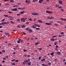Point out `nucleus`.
I'll return each mask as SVG.
<instances>
[{"instance_id": "nucleus-36", "label": "nucleus", "mask_w": 66, "mask_h": 66, "mask_svg": "<svg viewBox=\"0 0 66 66\" xmlns=\"http://www.w3.org/2000/svg\"><path fill=\"white\" fill-rule=\"evenodd\" d=\"M54 44L55 45H56V44H57V42H54Z\"/></svg>"}, {"instance_id": "nucleus-41", "label": "nucleus", "mask_w": 66, "mask_h": 66, "mask_svg": "<svg viewBox=\"0 0 66 66\" xmlns=\"http://www.w3.org/2000/svg\"><path fill=\"white\" fill-rule=\"evenodd\" d=\"M29 39H30V38H28L26 39V40L28 41H29Z\"/></svg>"}, {"instance_id": "nucleus-15", "label": "nucleus", "mask_w": 66, "mask_h": 66, "mask_svg": "<svg viewBox=\"0 0 66 66\" xmlns=\"http://www.w3.org/2000/svg\"><path fill=\"white\" fill-rule=\"evenodd\" d=\"M57 54H59V55H61V52H57L56 53Z\"/></svg>"}, {"instance_id": "nucleus-20", "label": "nucleus", "mask_w": 66, "mask_h": 66, "mask_svg": "<svg viewBox=\"0 0 66 66\" xmlns=\"http://www.w3.org/2000/svg\"><path fill=\"white\" fill-rule=\"evenodd\" d=\"M4 37H5V35H4L2 37H1V38L3 39V38H4Z\"/></svg>"}, {"instance_id": "nucleus-12", "label": "nucleus", "mask_w": 66, "mask_h": 66, "mask_svg": "<svg viewBox=\"0 0 66 66\" xmlns=\"http://www.w3.org/2000/svg\"><path fill=\"white\" fill-rule=\"evenodd\" d=\"M59 3H60V4H61V5L63 4L62 3V2H63V1H61V0H60L59 1Z\"/></svg>"}, {"instance_id": "nucleus-46", "label": "nucleus", "mask_w": 66, "mask_h": 66, "mask_svg": "<svg viewBox=\"0 0 66 66\" xmlns=\"http://www.w3.org/2000/svg\"><path fill=\"white\" fill-rule=\"evenodd\" d=\"M20 15H21V14H17V16H19Z\"/></svg>"}, {"instance_id": "nucleus-17", "label": "nucleus", "mask_w": 66, "mask_h": 66, "mask_svg": "<svg viewBox=\"0 0 66 66\" xmlns=\"http://www.w3.org/2000/svg\"><path fill=\"white\" fill-rule=\"evenodd\" d=\"M21 28H26V26L24 25H22L21 26Z\"/></svg>"}, {"instance_id": "nucleus-42", "label": "nucleus", "mask_w": 66, "mask_h": 66, "mask_svg": "<svg viewBox=\"0 0 66 66\" xmlns=\"http://www.w3.org/2000/svg\"><path fill=\"white\" fill-rule=\"evenodd\" d=\"M39 49V50H40V51H41V50H42V48H38Z\"/></svg>"}, {"instance_id": "nucleus-10", "label": "nucleus", "mask_w": 66, "mask_h": 66, "mask_svg": "<svg viewBox=\"0 0 66 66\" xmlns=\"http://www.w3.org/2000/svg\"><path fill=\"white\" fill-rule=\"evenodd\" d=\"M21 41V39H18V40L17 41V43H18V44H20V42Z\"/></svg>"}, {"instance_id": "nucleus-16", "label": "nucleus", "mask_w": 66, "mask_h": 66, "mask_svg": "<svg viewBox=\"0 0 66 66\" xmlns=\"http://www.w3.org/2000/svg\"><path fill=\"white\" fill-rule=\"evenodd\" d=\"M54 53L53 52L51 53V55H52V56H53V55H54Z\"/></svg>"}, {"instance_id": "nucleus-19", "label": "nucleus", "mask_w": 66, "mask_h": 66, "mask_svg": "<svg viewBox=\"0 0 66 66\" xmlns=\"http://www.w3.org/2000/svg\"><path fill=\"white\" fill-rule=\"evenodd\" d=\"M35 26H37V27H38V28H40V26L36 24H35Z\"/></svg>"}, {"instance_id": "nucleus-25", "label": "nucleus", "mask_w": 66, "mask_h": 66, "mask_svg": "<svg viewBox=\"0 0 66 66\" xmlns=\"http://www.w3.org/2000/svg\"><path fill=\"white\" fill-rule=\"evenodd\" d=\"M11 17L10 18L11 19H10V20H12L13 19V16H11Z\"/></svg>"}, {"instance_id": "nucleus-32", "label": "nucleus", "mask_w": 66, "mask_h": 66, "mask_svg": "<svg viewBox=\"0 0 66 66\" xmlns=\"http://www.w3.org/2000/svg\"><path fill=\"white\" fill-rule=\"evenodd\" d=\"M11 64L12 65H16V64L14 63H12Z\"/></svg>"}, {"instance_id": "nucleus-50", "label": "nucleus", "mask_w": 66, "mask_h": 66, "mask_svg": "<svg viewBox=\"0 0 66 66\" xmlns=\"http://www.w3.org/2000/svg\"><path fill=\"white\" fill-rule=\"evenodd\" d=\"M15 62H18V60H16L15 61Z\"/></svg>"}, {"instance_id": "nucleus-51", "label": "nucleus", "mask_w": 66, "mask_h": 66, "mask_svg": "<svg viewBox=\"0 0 66 66\" xmlns=\"http://www.w3.org/2000/svg\"><path fill=\"white\" fill-rule=\"evenodd\" d=\"M54 17L51 16V19H54Z\"/></svg>"}, {"instance_id": "nucleus-40", "label": "nucleus", "mask_w": 66, "mask_h": 66, "mask_svg": "<svg viewBox=\"0 0 66 66\" xmlns=\"http://www.w3.org/2000/svg\"><path fill=\"white\" fill-rule=\"evenodd\" d=\"M17 20L18 21H20V19H18Z\"/></svg>"}, {"instance_id": "nucleus-57", "label": "nucleus", "mask_w": 66, "mask_h": 66, "mask_svg": "<svg viewBox=\"0 0 66 66\" xmlns=\"http://www.w3.org/2000/svg\"><path fill=\"white\" fill-rule=\"evenodd\" d=\"M59 8L60 9H62V7H60V6H59Z\"/></svg>"}, {"instance_id": "nucleus-1", "label": "nucleus", "mask_w": 66, "mask_h": 66, "mask_svg": "<svg viewBox=\"0 0 66 66\" xmlns=\"http://www.w3.org/2000/svg\"><path fill=\"white\" fill-rule=\"evenodd\" d=\"M32 15H35V16H38V15H39L38 13L36 12L32 13Z\"/></svg>"}, {"instance_id": "nucleus-28", "label": "nucleus", "mask_w": 66, "mask_h": 66, "mask_svg": "<svg viewBox=\"0 0 66 66\" xmlns=\"http://www.w3.org/2000/svg\"><path fill=\"white\" fill-rule=\"evenodd\" d=\"M8 13H9V14H12L13 13V12H10V11H9L8 12Z\"/></svg>"}, {"instance_id": "nucleus-49", "label": "nucleus", "mask_w": 66, "mask_h": 66, "mask_svg": "<svg viewBox=\"0 0 66 66\" xmlns=\"http://www.w3.org/2000/svg\"><path fill=\"white\" fill-rule=\"evenodd\" d=\"M29 20H30V21H32V19L31 18L29 19Z\"/></svg>"}, {"instance_id": "nucleus-13", "label": "nucleus", "mask_w": 66, "mask_h": 66, "mask_svg": "<svg viewBox=\"0 0 66 66\" xmlns=\"http://www.w3.org/2000/svg\"><path fill=\"white\" fill-rule=\"evenodd\" d=\"M2 24L3 25V24H7V23H8V22H2Z\"/></svg>"}, {"instance_id": "nucleus-8", "label": "nucleus", "mask_w": 66, "mask_h": 66, "mask_svg": "<svg viewBox=\"0 0 66 66\" xmlns=\"http://www.w3.org/2000/svg\"><path fill=\"white\" fill-rule=\"evenodd\" d=\"M28 31L30 33H31V32H33V30L32 29H28Z\"/></svg>"}, {"instance_id": "nucleus-6", "label": "nucleus", "mask_w": 66, "mask_h": 66, "mask_svg": "<svg viewBox=\"0 0 66 66\" xmlns=\"http://www.w3.org/2000/svg\"><path fill=\"white\" fill-rule=\"evenodd\" d=\"M29 61H30V59H28V60H27L26 61H24L25 63H29Z\"/></svg>"}, {"instance_id": "nucleus-9", "label": "nucleus", "mask_w": 66, "mask_h": 66, "mask_svg": "<svg viewBox=\"0 0 66 66\" xmlns=\"http://www.w3.org/2000/svg\"><path fill=\"white\" fill-rule=\"evenodd\" d=\"M25 12V11H21V12H20V14H24Z\"/></svg>"}, {"instance_id": "nucleus-30", "label": "nucleus", "mask_w": 66, "mask_h": 66, "mask_svg": "<svg viewBox=\"0 0 66 66\" xmlns=\"http://www.w3.org/2000/svg\"><path fill=\"white\" fill-rule=\"evenodd\" d=\"M10 22H11V23H12V24H14V22L12 21H10Z\"/></svg>"}, {"instance_id": "nucleus-7", "label": "nucleus", "mask_w": 66, "mask_h": 66, "mask_svg": "<svg viewBox=\"0 0 66 66\" xmlns=\"http://www.w3.org/2000/svg\"><path fill=\"white\" fill-rule=\"evenodd\" d=\"M12 10L13 11H18V9L15 8V9H12Z\"/></svg>"}, {"instance_id": "nucleus-59", "label": "nucleus", "mask_w": 66, "mask_h": 66, "mask_svg": "<svg viewBox=\"0 0 66 66\" xmlns=\"http://www.w3.org/2000/svg\"><path fill=\"white\" fill-rule=\"evenodd\" d=\"M62 61H63L64 62H65V61H66V60L64 59V60H62Z\"/></svg>"}, {"instance_id": "nucleus-21", "label": "nucleus", "mask_w": 66, "mask_h": 66, "mask_svg": "<svg viewBox=\"0 0 66 66\" xmlns=\"http://www.w3.org/2000/svg\"><path fill=\"white\" fill-rule=\"evenodd\" d=\"M39 44V42H37L35 43V44L36 45H37Z\"/></svg>"}, {"instance_id": "nucleus-22", "label": "nucleus", "mask_w": 66, "mask_h": 66, "mask_svg": "<svg viewBox=\"0 0 66 66\" xmlns=\"http://www.w3.org/2000/svg\"><path fill=\"white\" fill-rule=\"evenodd\" d=\"M45 59H42V60H41V62H44V61H45Z\"/></svg>"}, {"instance_id": "nucleus-5", "label": "nucleus", "mask_w": 66, "mask_h": 66, "mask_svg": "<svg viewBox=\"0 0 66 66\" xmlns=\"http://www.w3.org/2000/svg\"><path fill=\"white\" fill-rule=\"evenodd\" d=\"M5 34L7 36H9V35H10V33L8 32H5Z\"/></svg>"}, {"instance_id": "nucleus-29", "label": "nucleus", "mask_w": 66, "mask_h": 66, "mask_svg": "<svg viewBox=\"0 0 66 66\" xmlns=\"http://www.w3.org/2000/svg\"><path fill=\"white\" fill-rule=\"evenodd\" d=\"M29 23H30L28 22H26V24H29Z\"/></svg>"}, {"instance_id": "nucleus-27", "label": "nucleus", "mask_w": 66, "mask_h": 66, "mask_svg": "<svg viewBox=\"0 0 66 66\" xmlns=\"http://www.w3.org/2000/svg\"><path fill=\"white\" fill-rule=\"evenodd\" d=\"M57 37V36L56 35L53 36L52 37V38H54L55 37Z\"/></svg>"}, {"instance_id": "nucleus-58", "label": "nucleus", "mask_w": 66, "mask_h": 66, "mask_svg": "<svg viewBox=\"0 0 66 66\" xmlns=\"http://www.w3.org/2000/svg\"><path fill=\"white\" fill-rule=\"evenodd\" d=\"M25 7H24L22 9V10H24V9H25Z\"/></svg>"}, {"instance_id": "nucleus-4", "label": "nucleus", "mask_w": 66, "mask_h": 66, "mask_svg": "<svg viewBox=\"0 0 66 66\" xmlns=\"http://www.w3.org/2000/svg\"><path fill=\"white\" fill-rule=\"evenodd\" d=\"M46 13H48V14H52V13H53V12H52L47 11H46Z\"/></svg>"}, {"instance_id": "nucleus-64", "label": "nucleus", "mask_w": 66, "mask_h": 66, "mask_svg": "<svg viewBox=\"0 0 66 66\" xmlns=\"http://www.w3.org/2000/svg\"><path fill=\"white\" fill-rule=\"evenodd\" d=\"M27 57H30V55H28V56H27Z\"/></svg>"}, {"instance_id": "nucleus-52", "label": "nucleus", "mask_w": 66, "mask_h": 66, "mask_svg": "<svg viewBox=\"0 0 66 66\" xmlns=\"http://www.w3.org/2000/svg\"><path fill=\"white\" fill-rule=\"evenodd\" d=\"M2 63H5V61H4V60H3L2 61Z\"/></svg>"}, {"instance_id": "nucleus-34", "label": "nucleus", "mask_w": 66, "mask_h": 66, "mask_svg": "<svg viewBox=\"0 0 66 66\" xmlns=\"http://www.w3.org/2000/svg\"><path fill=\"white\" fill-rule=\"evenodd\" d=\"M59 5H56L55 7H59Z\"/></svg>"}, {"instance_id": "nucleus-61", "label": "nucleus", "mask_w": 66, "mask_h": 66, "mask_svg": "<svg viewBox=\"0 0 66 66\" xmlns=\"http://www.w3.org/2000/svg\"><path fill=\"white\" fill-rule=\"evenodd\" d=\"M15 7H19V6L18 5H15Z\"/></svg>"}, {"instance_id": "nucleus-53", "label": "nucleus", "mask_w": 66, "mask_h": 66, "mask_svg": "<svg viewBox=\"0 0 66 66\" xmlns=\"http://www.w3.org/2000/svg\"><path fill=\"white\" fill-rule=\"evenodd\" d=\"M0 32H1V33H3V31L2 30H1L0 31Z\"/></svg>"}, {"instance_id": "nucleus-56", "label": "nucleus", "mask_w": 66, "mask_h": 66, "mask_svg": "<svg viewBox=\"0 0 66 66\" xmlns=\"http://www.w3.org/2000/svg\"><path fill=\"white\" fill-rule=\"evenodd\" d=\"M59 36L60 37H62L63 36L62 35H59Z\"/></svg>"}, {"instance_id": "nucleus-24", "label": "nucleus", "mask_w": 66, "mask_h": 66, "mask_svg": "<svg viewBox=\"0 0 66 66\" xmlns=\"http://www.w3.org/2000/svg\"><path fill=\"white\" fill-rule=\"evenodd\" d=\"M38 21L39 22H42V21L40 20H38Z\"/></svg>"}, {"instance_id": "nucleus-26", "label": "nucleus", "mask_w": 66, "mask_h": 66, "mask_svg": "<svg viewBox=\"0 0 66 66\" xmlns=\"http://www.w3.org/2000/svg\"><path fill=\"white\" fill-rule=\"evenodd\" d=\"M40 29V28H35V30H39Z\"/></svg>"}, {"instance_id": "nucleus-37", "label": "nucleus", "mask_w": 66, "mask_h": 66, "mask_svg": "<svg viewBox=\"0 0 66 66\" xmlns=\"http://www.w3.org/2000/svg\"><path fill=\"white\" fill-rule=\"evenodd\" d=\"M57 23H61V22H60V21H57Z\"/></svg>"}, {"instance_id": "nucleus-38", "label": "nucleus", "mask_w": 66, "mask_h": 66, "mask_svg": "<svg viewBox=\"0 0 66 66\" xmlns=\"http://www.w3.org/2000/svg\"><path fill=\"white\" fill-rule=\"evenodd\" d=\"M28 65H31V64L30 63H28Z\"/></svg>"}, {"instance_id": "nucleus-11", "label": "nucleus", "mask_w": 66, "mask_h": 66, "mask_svg": "<svg viewBox=\"0 0 66 66\" xmlns=\"http://www.w3.org/2000/svg\"><path fill=\"white\" fill-rule=\"evenodd\" d=\"M21 20L23 21V22H25V20H24V18H21Z\"/></svg>"}, {"instance_id": "nucleus-45", "label": "nucleus", "mask_w": 66, "mask_h": 66, "mask_svg": "<svg viewBox=\"0 0 66 66\" xmlns=\"http://www.w3.org/2000/svg\"><path fill=\"white\" fill-rule=\"evenodd\" d=\"M23 51H24V52H26L27 50H26L25 49H24L23 50Z\"/></svg>"}, {"instance_id": "nucleus-44", "label": "nucleus", "mask_w": 66, "mask_h": 66, "mask_svg": "<svg viewBox=\"0 0 66 66\" xmlns=\"http://www.w3.org/2000/svg\"><path fill=\"white\" fill-rule=\"evenodd\" d=\"M16 60V59H13L12 60H11V61H15Z\"/></svg>"}, {"instance_id": "nucleus-55", "label": "nucleus", "mask_w": 66, "mask_h": 66, "mask_svg": "<svg viewBox=\"0 0 66 66\" xmlns=\"http://www.w3.org/2000/svg\"><path fill=\"white\" fill-rule=\"evenodd\" d=\"M35 39H38V38L37 37H35Z\"/></svg>"}, {"instance_id": "nucleus-23", "label": "nucleus", "mask_w": 66, "mask_h": 66, "mask_svg": "<svg viewBox=\"0 0 66 66\" xmlns=\"http://www.w3.org/2000/svg\"><path fill=\"white\" fill-rule=\"evenodd\" d=\"M51 41H52V42H53V41H54V39H53V38H52L51 39Z\"/></svg>"}, {"instance_id": "nucleus-35", "label": "nucleus", "mask_w": 66, "mask_h": 66, "mask_svg": "<svg viewBox=\"0 0 66 66\" xmlns=\"http://www.w3.org/2000/svg\"><path fill=\"white\" fill-rule=\"evenodd\" d=\"M4 17H8V15H4Z\"/></svg>"}, {"instance_id": "nucleus-43", "label": "nucleus", "mask_w": 66, "mask_h": 66, "mask_svg": "<svg viewBox=\"0 0 66 66\" xmlns=\"http://www.w3.org/2000/svg\"><path fill=\"white\" fill-rule=\"evenodd\" d=\"M10 2H14V1H13V0H11Z\"/></svg>"}, {"instance_id": "nucleus-39", "label": "nucleus", "mask_w": 66, "mask_h": 66, "mask_svg": "<svg viewBox=\"0 0 66 66\" xmlns=\"http://www.w3.org/2000/svg\"><path fill=\"white\" fill-rule=\"evenodd\" d=\"M48 64L49 65H51V63L50 62H49L48 63Z\"/></svg>"}, {"instance_id": "nucleus-2", "label": "nucleus", "mask_w": 66, "mask_h": 66, "mask_svg": "<svg viewBox=\"0 0 66 66\" xmlns=\"http://www.w3.org/2000/svg\"><path fill=\"white\" fill-rule=\"evenodd\" d=\"M45 24L46 25H47V26H49L50 25H52V24L51 23H45Z\"/></svg>"}, {"instance_id": "nucleus-54", "label": "nucleus", "mask_w": 66, "mask_h": 66, "mask_svg": "<svg viewBox=\"0 0 66 66\" xmlns=\"http://www.w3.org/2000/svg\"><path fill=\"white\" fill-rule=\"evenodd\" d=\"M61 34H64V32H61Z\"/></svg>"}, {"instance_id": "nucleus-33", "label": "nucleus", "mask_w": 66, "mask_h": 66, "mask_svg": "<svg viewBox=\"0 0 66 66\" xmlns=\"http://www.w3.org/2000/svg\"><path fill=\"white\" fill-rule=\"evenodd\" d=\"M2 52H5V50H3Z\"/></svg>"}, {"instance_id": "nucleus-31", "label": "nucleus", "mask_w": 66, "mask_h": 66, "mask_svg": "<svg viewBox=\"0 0 66 66\" xmlns=\"http://www.w3.org/2000/svg\"><path fill=\"white\" fill-rule=\"evenodd\" d=\"M5 19H4L1 20V22H3V21H4V20H5Z\"/></svg>"}, {"instance_id": "nucleus-60", "label": "nucleus", "mask_w": 66, "mask_h": 66, "mask_svg": "<svg viewBox=\"0 0 66 66\" xmlns=\"http://www.w3.org/2000/svg\"><path fill=\"white\" fill-rule=\"evenodd\" d=\"M0 25L1 26H2V25H3V24H2V23H0Z\"/></svg>"}, {"instance_id": "nucleus-47", "label": "nucleus", "mask_w": 66, "mask_h": 66, "mask_svg": "<svg viewBox=\"0 0 66 66\" xmlns=\"http://www.w3.org/2000/svg\"><path fill=\"white\" fill-rule=\"evenodd\" d=\"M34 38H31V40H34Z\"/></svg>"}, {"instance_id": "nucleus-3", "label": "nucleus", "mask_w": 66, "mask_h": 66, "mask_svg": "<svg viewBox=\"0 0 66 66\" xmlns=\"http://www.w3.org/2000/svg\"><path fill=\"white\" fill-rule=\"evenodd\" d=\"M25 2L28 3V4H30L31 3V2L30 0H29L28 1V0H26L25 1Z\"/></svg>"}, {"instance_id": "nucleus-48", "label": "nucleus", "mask_w": 66, "mask_h": 66, "mask_svg": "<svg viewBox=\"0 0 66 66\" xmlns=\"http://www.w3.org/2000/svg\"><path fill=\"white\" fill-rule=\"evenodd\" d=\"M29 28H26V30H28V31H29Z\"/></svg>"}, {"instance_id": "nucleus-18", "label": "nucleus", "mask_w": 66, "mask_h": 66, "mask_svg": "<svg viewBox=\"0 0 66 66\" xmlns=\"http://www.w3.org/2000/svg\"><path fill=\"white\" fill-rule=\"evenodd\" d=\"M32 28H36V25H32Z\"/></svg>"}, {"instance_id": "nucleus-62", "label": "nucleus", "mask_w": 66, "mask_h": 66, "mask_svg": "<svg viewBox=\"0 0 66 66\" xmlns=\"http://www.w3.org/2000/svg\"><path fill=\"white\" fill-rule=\"evenodd\" d=\"M55 26H57V24H55Z\"/></svg>"}, {"instance_id": "nucleus-14", "label": "nucleus", "mask_w": 66, "mask_h": 66, "mask_svg": "<svg viewBox=\"0 0 66 66\" xmlns=\"http://www.w3.org/2000/svg\"><path fill=\"white\" fill-rule=\"evenodd\" d=\"M43 0H39V1L38 2L39 3L41 4V3H42V2H43Z\"/></svg>"}, {"instance_id": "nucleus-63", "label": "nucleus", "mask_w": 66, "mask_h": 66, "mask_svg": "<svg viewBox=\"0 0 66 66\" xmlns=\"http://www.w3.org/2000/svg\"><path fill=\"white\" fill-rule=\"evenodd\" d=\"M56 48H58V47H59V46H58L57 45L55 47Z\"/></svg>"}]
</instances>
